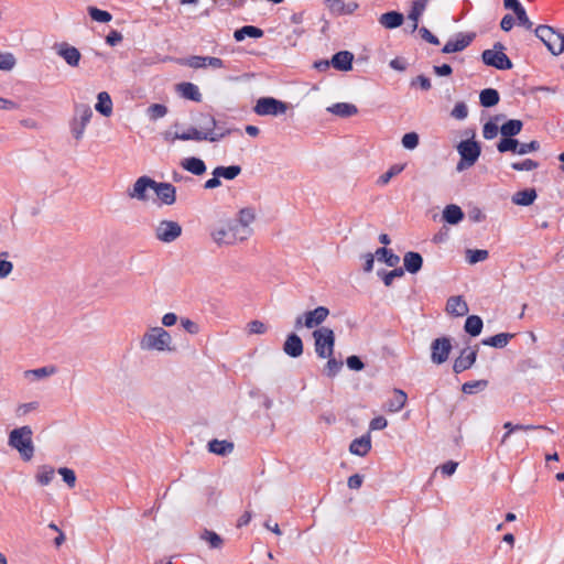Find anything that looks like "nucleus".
I'll return each instance as SVG.
<instances>
[{"mask_svg": "<svg viewBox=\"0 0 564 564\" xmlns=\"http://www.w3.org/2000/svg\"><path fill=\"white\" fill-rule=\"evenodd\" d=\"M429 0H414L412 2L411 10L408 14V19L413 21V31H416L419 28V19L423 14L426 9Z\"/></svg>", "mask_w": 564, "mask_h": 564, "instance_id": "obj_36", "label": "nucleus"}, {"mask_svg": "<svg viewBox=\"0 0 564 564\" xmlns=\"http://www.w3.org/2000/svg\"><path fill=\"white\" fill-rule=\"evenodd\" d=\"M514 15L520 26H523L525 30H532L533 23L530 21L524 8L514 13Z\"/></svg>", "mask_w": 564, "mask_h": 564, "instance_id": "obj_64", "label": "nucleus"}, {"mask_svg": "<svg viewBox=\"0 0 564 564\" xmlns=\"http://www.w3.org/2000/svg\"><path fill=\"white\" fill-rule=\"evenodd\" d=\"M214 170L219 175V177H224L225 180H228V181L235 180L241 173L240 165H229V166L219 165V166L215 167Z\"/></svg>", "mask_w": 564, "mask_h": 564, "instance_id": "obj_45", "label": "nucleus"}, {"mask_svg": "<svg viewBox=\"0 0 564 564\" xmlns=\"http://www.w3.org/2000/svg\"><path fill=\"white\" fill-rule=\"evenodd\" d=\"M404 17L399 11H388L379 18V23L386 29L393 30L403 24Z\"/></svg>", "mask_w": 564, "mask_h": 564, "instance_id": "obj_26", "label": "nucleus"}, {"mask_svg": "<svg viewBox=\"0 0 564 564\" xmlns=\"http://www.w3.org/2000/svg\"><path fill=\"white\" fill-rule=\"evenodd\" d=\"M9 254L6 251L0 252V278H7L13 270V264L11 261H8L3 258H7Z\"/></svg>", "mask_w": 564, "mask_h": 564, "instance_id": "obj_58", "label": "nucleus"}, {"mask_svg": "<svg viewBox=\"0 0 564 564\" xmlns=\"http://www.w3.org/2000/svg\"><path fill=\"white\" fill-rule=\"evenodd\" d=\"M181 166L185 171H187L196 176L203 175L207 170L205 162L200 158H197V156H188V158L183 159L181 161Z\"/></svg>", "mask_w": 564, "mask_h": 564, "instance_id": "obj_25", "label": "nucleus"}, {"mask_svg": "<svg viewBox=\"0 0 564 564\" xmlns=\"http://www.w3.org/2000/svg\"><path fill=\"white\" fill-rule=\"evenodd\" d=\"M539 166V162L532 159H524L523 161L511 163V169L518 172L532 171L538 169Z\"/></svg>", "mask_w": 564, "mask_h": 564, "instance_id": "obj_53", "label": "nucleus"}, {"mask_svg": "<svg viewBox=\"0 0 564 564\" xmlns=\"http://www.w3.org/2000/svg\"><path fill=\"white\" fill-rule=\"evenodd\" d=\"M535 36L543 42L547 50L556 56V50L562 39V33L554 28L541 24L534 29Z\"/></svg>", "mask_w": 564, "mask_h": 564, "instance_id": "obj_10", "label": "nucleus"}, {"mask_svg": "<svg viewBox=\"0 0 564 564\" xmlns=\"http://www.w3.org/2000/svg\"><path fill=\"white\" fill-rule=\"evenodd\" d=\"M402 147L406 150H414L420 143V137L416 132H408L402 137Z\"/></svg>", "mask_w": 564, "mask_h": 564, "instance_id": "obj_55", "label": "nucleus"}, {"mask_svg": "<svg viewBox=\"0 0 564 564\" xmlns=\"http://www.w3.org/2000/svg\"><path fill=\"white\" fill-rule=\"evenodd\" d=\"M325 4L333 15H345L346 3L344 2V0H325Z\"/></svg>", "mask_w": 564, "mask_h": 564, "instance_id": "obj_56", "label": "nucleus"}, {"mask_svg": "<svg viewBox=\"0 0 564 564\" xmlns=\"http://www.w3.org/2000/svg\"><path fill=\"white\" fill-rule=\"evenodd\" d=\"M153 192L161 204L171 206L176 202V187L167 182H156Z\"/></svg>", "mask_w": 564, "mask_h": 564, "instance_id": "obj_15", "label": "nucleus"}, {"mask_svg": "<svg viewBox=\"0 0 564 564\" xmlns=\"http://www.w3.org/2000/svg\"><path fill=\"white\" fill-rule=\"evenodd\" d=\"M453 349L452 338L442 336L431 343V360L435 365L444 364Z\"/></svg>", "mask_w": 564, "mask_h": 564, "instance_id": "obj_9", "label": "nucleus"}, {"mask_svg": "<svg viewBox=\"0 0 564 564\" xmlns=\"http://www.w3.org/2000/svg\"><path fill=\"white\" fill-rule=\"evenodd\" d=\"M57 473L62 476L63 481L69 487L74 488L76 485V474L68 467L58 468Z\"/></svg>", "mask_w": 564, "mask_h": 564, "instance_id": "obj_57", "label": "nucleus"}, {"mask_svg": "<svg viewBox=\"0 0 564 564\" xmlns=\"http://www.w3.org/2000/svg\"><path fill=\"white\" fill-rule=\"evenodd\" d=\"M371 449V437L370 434L367 433L358 438H355L350 445L349 451L351 454L364 457Z\"/></svg>", "mask_w": 564, "mask_h": 564, "instance_id": "obj_23", "label": "nucleus"}, {"mask_svg": "<svg viewBox=\"0 0 564 564\" xmlns=\"http://www.w3.org/2000/svg\"><path fill=\"white\" fill-rule=\"evenodd\" d=\"M95 109L105 117H109L112 113V100L107 91L98 94Z\"/></svg>", "mask_w": 564, "mask_h": 564, "instance_id": "obj_34", "label": "nucleus"}, {"mask_svg": "<svg viewBox=\"0 0 564 564\" xmlns=\"http://www.w3.org/2000/svg\"><path fill=\"white\" fill-rule=\"evenodd\" d=\"M181 235L182 226L174 220H161L155 228L156 239L165 243L175 241Z\"/></svg>", "mask_w": 564, "mask_h": 564, "instance_id": "obj_11", "label": "nucleus"}, {"mask_svg": "<svg viewBox=\"0 0 564 564\" xmlns=\"http://www.w3.org/2000/svg\"><path fill=\"white\" fill-rule=\"evenodd\" d=\"M478 356V346L470 348L466 347L460 350L459 356L454 360L453 364V372L456 375H459L464 372L465 370L470 369Z\"/></svg>", "mask_w": 564, "mask_h": 564, "instance_id": "obj_13", "label": "nucleus"}, {"mask_svg": "<svg viewBox=\"0 0 564 564\" xmlns=\"http://www.w3.org/2000/svg\"><path fill=\"white\" fill-rule=\"evenodd\" d=\"M207 119V123L204 130H198L195 127H189L186 131L181 134H176L175 138H180L182 141H209V142H218L225 137L229 135L232 131H238L237 129H227L224 132H215V128H217V120L214 116L207 115L205 116Z\"/></svg>", "mask_w": 564, "mask_h": 564, "instance_id": "obj_1", "label": "nucleus"}, {"mask_svg": "<svg viewBox=\"0 0 564 564\" xmlns=\"http://www.w3.org/2000/svg\"><path fill=\"white\" fill-rule=\"evenodd\" d=\"M536 197H538L536 189L533 187H530V188H524V189L516 192L511 197V202L514 205L527 207V206H531L535 202Z\"/></svg>", "mask_w": 564, "mask_h": 564, "instance_id": "obj_24", "label": "nucleus"}, {"mask_svg": "<svg viewBox=\"0 0 564 564\" xmlns=\"http://www.w3.org/2000/svg\"><path fill=\"white\" fill-rule=\"evenodd\" d=\"M488 383L489 382L486 379L467 381V382L463 383L462 391L465 394H474V393L485 390L488 387Z\"/></svg>", "mask_w": 564, "mask_h": 564, "instance_id": "obj_46", "label": "nucleus"}, {"mask_svg": "<svg viewBox=\"0 0 564 564\" xmlns=\"http://www.w3.org/2000/svg\"><path fill=\"white\" fill-rule=\"evenodd\" d=\"M199 538L207 542L209 545V549L212 550H219L224 545V539L216 533L215 531L204 529L199 535Z\"/></svg>", "mask_w": 564, "mask_h": 564, "instance_id": "obj_39", "label": "nucleus"}, {"mask_svg": "<svg viewBox=\"0 0 564 564\" xmlns=\"http://www.w3.org/2000/svg\"><path fill=\"white\" fill-rule=\"evenodd\" d=\"M520 141L516 138L501 137L497 143V150L499 153L512 152L519 154Z\"/></svg>", "mask_w": 564, "mask_h": 564, "instance_id": "obj_41", "label": "nucleus"}, {"mask_svg": "<svg viewBox=\"0 0 564 564\" xmlns=\"http://www.w3.org/2000/svg\"><path fill=\"white\" fill-rule=\"evenodd\" d=\"M91 20L99 23H108L112 20V14L109 11L101 10L97 7H88L87 9Z\"/></svg>", "mask_w": 564, "mask_h": 564, "instance_id": "obj_50", "label": "nucleus"}, {"mask_svg": "<svg viewBox=\"0 0 564 564\" xmlns=\"http://www.w3.org/2000/svg\"><path fill=\"white\" fill-rule=\"evenodd\" d=\"M212 237H213L214 241L217 242L218 245H221V243L231 245L235 242V234L230 232V230H228V228H220V229L215 230L212 234Z\"/></svg>", "mask_w": 564, "mask_h": 564, "instance_id": "obj_48", "label": "nucleus"}, {"mask_svg": "<svg viewBox=\"0 0 564 564\" xmlns=\"http://www.w3.org/2000/svg\"><path fill=\"white\" fill-rule=\"evenodd\" d=\"M228 230L230 232L235 234V241L236 240H243L249 236L250 234H243L241 225L235 219L232 221H229L227 225Z\"/></svg>", "mask_w": 564, "mask_h": 564, "instance_id": "obj_63", "label": "nucleus"}, {"mask_svg": "<svg viewBox=\"0 0 564 564\" xmlns=\"http://www.w3.org/2000/svg\"><path fill=\"white\" fill-rule=\"evenodd\" d=\"M176 91L184 98L191 101L200 102L202 94L198 87L189 82H183L176 85Z\"/></svg>", "mask_w": 564, "mask_h": 564, "instance_id": "obj_22", "label": "nucleus"}, {"mask_svg": "<svg viewBox=\"0 0 564 564\" xmlns=\"http://www.w3.org/2000/svg\"><path fill=\"white\" fill-rule=\"evenodd\" d=\"M523 128V122L520 119H508L500 127L501 137L514 138Z\"/></svg>", "mask_w": 564, "mask_h": 564, "instance_id": "obj_35", "label": "nucleus"}, {"mask_svg": "<svg viewBox=\"0 0 564 564\" xmlns=\"http://www.w3.org/2000/svg\"><path fill=\"white\" fill-rule=\"evenodd\" d=\"M488 257L489 252L485 249H467L466 251V259L470 264L485 261Z\"/></svg>", "mask_w": 564, "mask_h": 564, "instance_id": "obj_52", "label": "nucleus"}, {"mask_svg": "<svg viewBox=\"0 0 564 564\" xmlns=\"http://www.w3.org/2000/svg\"><path fill=\"white\" fill-rule=\"evenodd\" d=\"M503 118L502 115H497L494 119L487 121L482 127V135L486 140L495 139L500 132V128L498 127L496 121H499Z\"/></svg>", "mask_w": 564, "mask_h": 564, "instance_id": "obj_42", "label": "nucleus"}, {"mask_svg": "<svg viewBox=\"0 0 564 564\" xmlns=\"http://www.w3.org/2000/svg\"><path fill=\"white\" fill-rule=\"evenodd\" d=\"M254 218L256 214L253 208L245 207L239 210L238 218L236 220L241 225L243 234H250L251 229L248 227L254 220Z\"/></svg>", "mask_w": 564, "mask_h": 564, "instance_id": "obj_38", "label": "nucleus"}, {"mask_svg": "<svg viewBox=\"0 0 564 564\" xmlns=\"http://www.w3.org/2000/svg\"><path fill=\"white\" fill-rule=\"evenodd\" d=\"M327 111L341 118H348L358 112V108L349 102H336L327 108Z\"/></svg>", "mask_w": 564, "mask_h": 564, "instance_id": "obj_28", "label": "nucleus"}, {"mask_svg": "<svg viewBox=\"0 0 564 564\" xmlns=\"http://www.w3.org/2000/svg\"><path fill=\"white\" fill-rule=\"evenodd\" d=\"M207 447L213 454L226 456L234 451V443L226 440L219 441L215 438L208 442Z\"/></svg>", "mask_w": 564, "mask_h": 564, "instance_id": "obj_31", "label": "nucleus"}, {"mask_svg": "<svg viewBox=\"0 0 564 564\" xmlns=\"http://www.w3.org/2000/svg\"><path fill=\"white\" fill-rule=\"evenodd\" d=\"M469 308L462 295L451 296L446 302V312L453 316H464Z\"/></svg>", "mask_w": 564, "mask_h": 564, "instance_id": "obj_21", "label": "nucleus"}, {"mask_svg": "<svg viewBox=\"0 0 564 564\" xmlns=\"http://www.w3.org/2000/svg\"><path fill=\"white\" fill-rule=\"evenodd\" d=\"M167 107L163 104H152L148 108V116L151 120H158L167 113Z\"/></svg>", "mask_w": 564, "mask_h": 564, "instance_id": "obj_54", "label": "nucleus"}, {"mask_svg": "<svg viewBox=\"0 0 564 564\" xmlns=\"http://www.w3.org/2000/svg\"><path fill=\"white\" fill-rule=\"evenodd\" d=\"M506 47L501 42H496L491 50H485L481 53V61L485 65L499 70H508L513 67L509 56L505 54Z\"/></svg>", "mask_w": 564, "mask_h": 564, "instance_id": "obj_6", "label": "nucleus"}, {"mask_svg": "<svg viewBox=\"0 0 564 564\" xmlns=\"http://www.w3.org/2000/svg\"><path fill=\"white\" fill-rule=\"evenodd\" d=\"M423 267V257L416 251H408L403 257L404 272L415 274L421 271Z\"/></svg>", "mask_w": 564, "mask_h": 564, "instance_id": "obj_20", "label": "nucleus"}, {"mask_svg": "<svg viewBox=\"0 0 564 564\" xmlns=\"http://www.w3.org/2000/svg\"><path fill=\"white\" fill-rule=\"evenodd\" d=\"M375 254L379 261L384 262L388 267L394 268L400 262V257L387 247L378 248Z\"/></svg>", "mask_w": 564, "mask_h": 564, "instance_id": "obj_37", "label": "nucleus"}, {"mask_svg": "<svg viewBox=\"0 0 564 564\" xmlns=\"http://www.w3.org/2000/svg\"><path fill=\"white\" fill-rule=\"evenodd\" d=\"M32 436L33 431L29 425L15 427L9 433L8 445L18 451L24 462H30L34 456L35 446Z\"/></svg>", "mask_w": 564, "mask_h": 564, "instance_id": "obj_2", "label": "nucleus"}, {"mask_svg": "<svg viewBox=\"0 0 564 564\" xmlns=\"http://www.w3.org/2000/svg\"><path fill=\"white\" fill-rule=\"evenodd\" d=\"M283 351L291 358L301 357L304 351V344L302 338L294 332L288 334L283 344Z\"/></svg>", "mask_w": 564, "mask_h": 564, "instance_id": "obj_16", "label": "nucleus"}, {"mask_svg": "<svg viewBox=\"0 0 564 564\" xmlns=\"http://www.w3.org/2000/svg\"><path fill=\"white\" fill-rule=\"evenodd\" d=\"M457 152L460 156L459 162L456 165L458 172L473 166L479 159L481 153V145L475 140V132H471V137L466 140H462L457 144Z\"/></svg>", "mask_w": 564, "mask_h": 564, "instance_id": "obj_3", "label": "nucleus"}, {"mask_svg": "<svg viewBox=\"0 0 564 564\" xmlns=\"http://www.w3.org/2000/svg\"><path fill=\"white\" fill-rule=\"evenodd\" d=\"M354 58L355 56L351 52L339 51L332 56L330 63L332 66L337 70L349 72L352 69Z\"/></svg>", "mask_w": 564, "mask_h": 564, "instance_id": "obj_19", "label": "nucleus"}, {"mask_svg": "<svg viewBox=\"0 0 564 564\" xmlns=\"http://www.w3.org/2000/svg\"><path fill=\"white\" fill-rule=\"evenodd\" d=\"M377 275L381 278L386 286H391L395 278H401L404 275V269L395 267L391 271H386L384 269H381L377 272Z\"/></svg>", "mask_w": 564, "mask_h": 564, "instance_id": "obj_43", "label": "nucleus"}, {"mask_svg": "<svg viewBox=\"0 0 564 564\" xmlns=\"http://www.w3.org/2000/svg\"><path fill=\"white\" fill-rule=\"evenodd\" d=\"M500 101V94L495 88H485L479 93V104L484 108H491Z\"/></svg>", "mask_w": 564, "mask_h": 564, "instance_id": "obj_33", "label": "nucleus"}, {"mask_svg": "<svg viewBox=\"0 0 564 564\" xmlns=\"http://www.w3.org/2000/svg\"><path fill=\"white\" fill-rule=\"evenodd\" d=\"M326 359L328 360L324 367L323 372L328 378H335L341 370L344 362L343 360L336 359L333 356L327 357Z\"/></svg>", "mask_w": 564, "mask_h": 564, "instance_id": "obj_44", "label": "nucleus"}, {"mask_svg": "<svg viewBox=\"0 0 564 564\" xmlns=\"http://www.w3.org/2000/svg\"><path fill=\"white\" fill-rule=\"evenodd\" d=\"M177 63L182 66H187L194 69L205 67V56L192 55L184 58H178Z\"/></svg>", "mask_w": 564, "mask_h": 564, "instance_id": "obj_51", "label": "nucleus"}, {"mask_svg": "<svg viewBox=\"0 0 564 564\" xmlns=\"http://www.w3.org/2000/svg\"><path fill=\"white\" fill-rule=\"evenodd\" d=\"M411 87H420L423 91L432 88L431 79L425 75H419L411 80Z\"/></svg>", "mask_w": 564, "mask_h": 564, "instance_id": "obj_60", "label": "nucleus"}, {"mask_svg": "<svg viewBox=\"0 0 564 564\" xmlns=\"http://www.w3.org/2000/svg\"><path fill=\"white\" fill-rule=\"evenodd\" d=\"M482 328H484V322L480 316H478V315L467 316L465 324H464V330L466 334H468L471 337H477L481 334Z\"/></svg>", "mask_w": 564, "mask_h": 564, "instance_id": "obj_32", "label": "nucleus"}, {"mask_svg": "<svg viewBox=\"0 0 564 564\" xmlns=\"http://www.w3.org/2000/svg\"><path fill=\"white\" fill-rule=\"evenodd\" d=\"M15 65V58L11 53H0V69L10 70Z\"/></svg>", "mask_w": 564, "mask_h": 564, "instance_id": "obj_61", "label": "nucleus"}, {"mask_svg": "<svg viewBox=\"0 0 564 564\" xmlns=\"http://www.w3.org/2000/svg\"><path fill=\"white\" fill-rule=\"evenodd\" d=\"M93 116V111L87 105H78L75 108V117L72 119L70 132L73 137L78 141L83 138L86 126L89 123Z\"/></svg>", "mask_w": 564, "mask_h": 564, "instance_id": "obj_8", "label": "nucleus"}, {"mask_svg": "<svg viewBox=\"0 0 564 564\" xmlns=\"http://www.w3.org/2000/svg\"><path fill=\"white\" fill-rule=\"evenodd\" d=\"M56 53L70 67H77L79 65L82 54L77 47L69 45L66 42H63L56 45Z\"/></svg>", "mask_w": 564, "mask_h": 564, "instance_id": "obj_17", "label": "nucleus"}, {"mask_svg": "<svg viewBox=\"0 0 564 564\" xmlns=\"http://www.w3.org/2000/svg\"><path fill=\"white\" fill-rule=\"evenodd\" d=\"M476 37L474 32H458L454 37L449 39L442 47L443 54H452L462 52L467 48Z\"/></svg>", "mask_w": 564, "mask_h": 564, "instance_id": "obj_12", "label": "nucleus"}, {"mask_svg": "<svg viewBox=\"0 0 564 564\" xmlns=\"http://www.w3.org/2000/svg\"><path fill=\"white\" fill-rule=\"evenodd\" d=\"M347 367L352 371H361L365 369V364L357 355L348 356L346 359Z\"/></svg>", "mask_w": 564, "mask_h": 564, "instance_id": "obj_62", "label": "nucleus"}, {"mask_svg": "<svg viewBox=\"0 0 564 564\" xmlns=\"http://www.w3.org/2000/svg\"><path fill=\"white\" fill-rule=\"evenodd\" d=\"M465 217L463 209L455 204H449L443 209L442 218L448 225H457Z\"/></svg>", "mask_w": 564, "mask_h": 564, "instance_id": "obj_27", "label": "nucleus"}, {"mask_svg": "<svg viewBox=\"0 0 564 564\" xmlns=\"http://www.w3.org/2000/svg\"><path fill=\"white\" fill-rule=\"evenodd\" d=\"M264 34L263 30L254 25H243L234 32V39L237 42L243 41L247 36L252 39H260Z\"/></svg>", "mask_w": 564, "mask_h": 564, "instance_id": "obj_29", "label": "nucleus"}, {"mask_svg": "<svg viewBox=\"0 0 564 564\" xmlns=\"http://www.w3.org/2000/svg\"><path fill=\"white\" fill-rule=\"evenodd\" d=\"M451 116L457 120H464L468 116V107L464 101H458L454 106Z\"/></svg>", "mask_w": 564, "mask_h": 564, "instance_id": "obj_59", "label": "nucleus"}, {"mask_svg": "<svg viewBox=\"0 0 564 564\" xmlns=\"http://www.w3.org/2000/svg\"><path fill=\"white\" fill-rule=\"evenodd\" d=\"M171 341V335L163 327H152L141 338L140 348L142 350H172Z\"/></svg>", "mask_w": 564, "mask_h": 564, "instance_id": "obj_4", "label": "nucleus"}, {"mask_svg": "<svg viewBox=\"0 0 564 564\" xmlns=\"http://www.w3.org/2000/svg\"><path fill=\"white\" fill-rule=\"evenodd\" d=\"M329 315V310L326 306H317L312 311L304 313V324L306 328H314L325 322Z\"/></svg>", "mask_w": 564, "mask_h": 564, "instance_id": "obj_18", "label": "nucleus"}, {"mask_svg": "<svg viewBox=\"0 0 564 564\" xmlns=\"http://www.w3.org/2000/svg\"><path fill=\"white\" fill-rule=\"evenodd\" d=\"M315 354L321 359H326L334 355L335 333L332 328L322 326L313 330Z\"/></svg>", "mask_w": 564, "mask_h": 564, "instance_id": "obj_5", "label": "nucleus"}, {"mask_svg": "<svg viewBox=\"0 0 564 564\" xmlns=\"http://www.w3.org/2000/svg\"><path fill=\"white\" fill-rule=\"evenodd\" d=\"M155 181L148 175L140 176L133 184L132 188L128 189V196L141 202L149 199L148 191L154 188Z\"/></svg>", "mask_w": 564, "mask_h": 564, "instance_id": "obj_14", "label": "nucleus"}, {"mask_svg": "<svg viewBox=\"0 0 564 564\" xmlns=\"http://www.w3.org/2000/svg\"><path fill=\"white\" fill-rule=\"evenodd\" d=\"M406 400H408V395L403 390L394 389L393 398L391 400H389V403H388V410L390 412L401 411L404 408Z\"/></svg>", "mask_w": 564, "mask_h": 564, "instance_id": "obj_40", "label": "nucleus"}, {"mask_svg": "<svg viewBox=\"0 0 564 564\" xmlns=\"http://www.w3.org/2000/svg\"><path fill=\"white\" fill-rule=\"evenodd\" d=\"M405 167V164H393L391 165L386 173L379 176L377 180V184L380 186L387 185L390 180L397 175H399Z\"/></svg>", "mask_w": 564, "mask_h": 564, "instance_id": "obj_47", "label": "nucleus"}, {"mask_svg": "<svg viewBox=\"0 0 564 564\" xmlns=\"http://www.w3.org/2000/svg\"><path fill=\"white\" fill-rule=\"evenodd\" d=\"M513 337H514V334H511V333H499L494 336L484 338L481 340V344L484 346H489V347L501 349V348H505L508 345V343L510 341V339H512Z\"/></svg>", "mask_w": 564, "mask_h": 564, "instance_id": "obj_30", "label": "nucleus"}, {"mask_svg": "<svg viewBox=\"0 0 564 564\" xmlns=\"http://www.w3.org/2000/svg\"><path fill=\"white\" fill-rule=\"evenodd\" d=\"M55 470L53 467L43 465L39 468L36 474V481L41 486H47L54 478Z\"/></svg>", "mask_w": 564, "mask_h": 564, "instance_id": "obj_49", "label": "nucleus"}, {"mask_svg": "<svg viewBox=\"0 0 564 564\" xmlns=\"http://www.w3.org/2000/svg\"><path fill=\"white\" fill-rule=\"evenodd\" d=\"M289 105L274 97H261L257 100L253 111L258 116H280L286 112Z\"/></svg>", "mask_w": 564, "mask_h": 564, "instance_id": "obj_7", "label": "nucleus"}]
</instances>
